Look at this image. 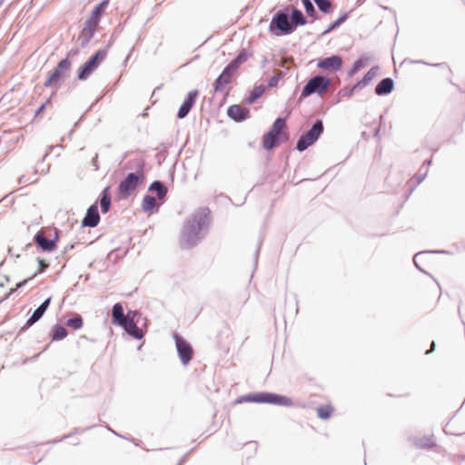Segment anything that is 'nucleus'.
I'll return each instance as SVG.
<instances>
[{
  "mask_svg": "<svg viewBox=\"0 0 465 465\" xmlns=\"http://www.w3.org/2000/svg\"><path fill=\"white\" fill-rule=\"evenodd\" d=\"M92 165L94 167L95 171H97L99 169V165H98V153H95L94 157L93 158Z\"/></svg>",
  "mask_w": 465,
  "mask_h": 465,
  "instance_id": "nucleus-45",
  "label": "nucleus"
},
{
  "mask_svg": "<svg viewBox=\"0 0 465 465\" xmlns=\"http://www.w3.org/2000/svg\"><path fill=\"white\" fill-rule=\"evenodd\" d=\"M71 66L72 63L68 57L62 59L57 64L54 71L50 73L49 76L44 83V85L45 87H50L63 82L69 75Z\"/></svg>",
  "mask_w": 465,
  "mask_h": 465,
  "instance_id": "nucleus-9",
  "label": "nucleus"
},
{
  "mask_svg": "<svg viewBox=\"0 0 465 465\" xmlns=\"http://www.w3.org/2000/svg\"><path fill=\"white\" fill-rule=\"evenodd\" d=\"M78 53H79V50H78L77 48H75V49H71V50L68 52V56H74V55H76Z\"/></svg>",
  "mask_w": 465,
  "mask_h": 465,
  "instance_id": "nucleus-50",
  "label": "nucleus"
},
{
  "mask_svg": "<svg viewBox=\"0 0 465 465\" xmlns=\"http://www.w3.org/2000/svg\"><path fill=\"white\" fill-rule=\"evenodd\" d=\"M34 241L42 252H51L56 249L55 240L46 238L42 231L35 234Z\"/></svg>",
  "mask_w": 465,
  "mask_h": 465,
  "instance_id": "nucleus-16",
  "label": "nucleus"
},
{
  "mask_svg": "<svg viewBox=\"0 0 465 465\" xmlns=\"http://www.w3.org/2000/svg\"><path fill=\"white\" fill-rule=\"evenodd\" d=\"M48 171H49V165L46 167V169H42V170H41V173H42V174H45V173H48Z\"/></svg>",
  "mask_w": 465,
  "mask_h": 465,
  "instance_id": "nucleus-55",
  "label": "nucleus"
},
{
  "mask_svg": "<svg viewBox=\"0 0 465 465\" xmlns=\"http://www.w3.org/2000/svg\"><path fill=\"white\" fill-rule=\"evenodd\" d=\"M283 141L281 136H279L276 134H273L271 131H268L263 136H262V147L268 151H271L276 147H278L281 144V142Z\"/></svg>",
  "mask_w": 465,
  "mask_h": 465,
  "instance_id": "nucleus-19",
  "label": "nucleus"
},
{
  "mask_svg": "<svg viewBox=\"0 0 465 465\" xmlns=\"http://www.w3.org/2000/svg\"><path fill=\"white\" fill-rule=\"evenodd\" d=\"M18 183L19 184H29L32 183V181L30 180V178L23 174L19 177Z\"/></svg>",
  "mask_w": 465,
  "mask_h": 465,
  "instance_id": "nucleus-43",
  "label": "nucleus"
},
{
  "mask_svg": "<svg viewBox=\"0 0 465 465\" xmlns=\"http://www.w3.org/2000/svg\"><path fill=\"white\" fill-rule=\"evenodd\" d=\"M371 60V57L366 55V54H362L352 64V66L351 67V69L349 70L348 72V74L350 77L353 76L356 73H358L361 68H363L364 66H366L369 62Z\"/></svg>",
  "mask_w": 465,
  "mask_h": 465,
  "instance_id": "nucleus-26",
  "label": "nucleus"
},
{
  "mask_svg": "<svg viewBox=\"0 0 465 465\" xmlns=\"http://www.w3.org/2000/svg\"><path fill=\"white\" fill-rule=\"evenodd\" d=\"M259 251H260V245L258 246V248L255 251V254H254L255 263H257V261H258Z\"/></svg>",
  "mask_w": 465,
  "mask_h": 465,
  "instance_id": "nucleus-52",
  "label": "nucleus"
},
{
  "mask_svg": "<svg viewBox=\"0 0 465 465\" xmlns=\"http://www.w3.org/2000/svg\"><path fill=\"white\" fill-rule=\"evenodd\" d=\"M242 402L268 403L285 407L292 405L291 398L269 391L252 392L240 396L236 399V403Z\"/></svg>",
  "mask_w": 465,
  "mask_h": 465,
  "instance_id": "nucleus-4",
  "label": "nucleus"
},
{
  "mask_svg": "<svg viewBox=\"0 0 465 465\" xmlns=\"http://www.w3.org/2000/svg\"><path fill=\"white\" fill-rule=\"evenodd\" d=\"M38 264H39V268L37 270V272L32 276V277H29L28 279H25L20 282H18L16 284V289H19V288H22L23 286H25L30 280H32L35 276H36L37 274H40V273H43L49 266V263L46 262L45 260L41 259V258H37L36 259Z\"/></svg>",
  "mask_w": 465,
  "mask_h": 465,
  "instance_id": "nucleus-32",
  "label": "nucleus"
},
{
  "mask_svg": "<svg viewBox=\"0 0 465 465\" xmlns=\"http://www.w3.org/2000/svg\"><path fill=\"white\" fill-rule=\"evenodd\" d=\"M364 0H358L359 3H362Z\"/></svg>",
  "mask_w": 465,
  "mask_h": 465,
  "instance_id": "nucleus-63",
  "label": "nucleus"
},
{
  "mask_svg": "<svg viewBox=\"0 0 465 465\" xmlns=\"http://www.w3.org/2000/svg\"><path fill=\"white\" fill-rule=\"evenodd\" d=\"M51 297L46 298L32 313V315L27 319L25 325L21 328L20 332L25 331L35 322H37L45 313L47 309L51 304Z\"/></svg>",
  "mask_w": 465,
  "mask_h": 465,
  "instance_id": "nucleus-12",
  "label": "nucleus"
},
{
  "mask_svg": "<svg viewBox=\"0 0 465 465\" xmlns=\"http://www.w3.org/2000/svg\"><path fill=\"white\" fill-rule=\"evenodd\" d=\"M324 126L322 119H317L311 128L303 133L298 139L295 149L298 152H303L314 144L323 134Z\"/></svg>",
  "mask_w": 465,
  "mask_h": 465,
  "instance_id": "nucleus-6",
  "label": "nucleus"
},
{
  "mask_svg": "<svg viewBox=\"0 0 465 465\" xmlns=\"http://www.w3.org/2000/svg\"><path fill=\"white\" fill-rule=\"evenodd\" d=\"M52 240H55V244L57 245V242L59 240V234L58 232H54V238Z\"/></svg>",
  "mask_w": 465,
  "mask_h": 465,
  "instance_id": "nucleus-53",
  "label": "nucleus"
},
{
  "mask_svg": "<svg viewBox=\"0 0 465 465\" xmlns=\"http://www.w3.org/2000/svg\"><path fill=\"white\" fill-rule=\"evenodd\" d=\"M285 129L286 120L282 117H278L275 119L269 131L281 136L283 141H287L289 139V134Z\"/></svg>",
  "mask_w": 465,
  "mask_h": 465,
  "instance_id": "nucleus-23",
  "label": "nucleus"
},
{
  "mask_svg": "<svg viewBox=\"0 0 465 465\" xmlns=\"http://www.w3.org/2000/svg\"><path fill=\"white\" fill-rule=\"evenodd\" d=\"M160 202L151 194H145L142 202V210L148 214H153L158 212Z\"/></svg>",
  "mask_w": 465,
  "mask_h": 465,
  "instance_id": "nucleus-21",
  "label": "nucleus"
},
{
  "mask_svg": "<svg viewBox=\"0 0 465 465\" xmlns=\"http://www.w3.org/2000/svg\"><path fill=\"white\" fill-rule=\"evenodd\" d=\"M139 314L138 311H129L124 316H130L132 319L135 320V316Z\"/></svg>",
  "mask_w": 465,
  "mask_h": 465,
  "instance_id": "nucleus-46",
  "label": "nucleus"
},
{
  "mask_svg": "<svg viewBox=\"0 0 465 465\" xmlns=\"http://www.w3.org/2000/svg\"><path fill=\"white\" fill-rule=\"evenodd\" d=\"M54 146L51 145L48 147L47 151L45 152V153L44 154L43 158H42V162L45 161V159L48 156V154L51 153V151L53 150Z\"/></svg>",
  "mask_w": 465,
  "mask_h": 465,
  "instance_id": "nucleus-49",
  "label": "nucleus"
},
{
  "mask_svg": "<svg viewBox=\"0 0 465 465\" xmlns=\"http://www.w3.org/2000/svg\"><path fill=\"white\" fill-rule=\"evenodd\" d=\"M199 92L197 89L190 91L185 99L183 100V104H181L178 112H177V117L179 119L185 118L190 111L192 110L193 104L196 102V99L198 97Z\"/></svg>",
  "mask_w": 465,
  "mask_h": 465,
  "instance_id": "nucleus-13",
  "label": "nucleus"
},
{
  "mask_svg": "<svg viewBox=\"0 0 465 465\" xmlns=\"http://www.w3.org/2000/svg\"><path fill=\"white\" fill-rule=\"evenodd\" d=\"M333 409L330 405H323L317 408V416L322 420H327L331 417Z\"/></svg>",
  "mask_w": 465,
  "mask_h": 465,
  "instance_id": "nucleus-36",
  "label": "nucleus"
},
{
  "mask_svg": "<svg viewBox=\"0 0 465 465\" xmlns=\"http://www.w3.org/2000/svg\"><path fill=\"white\" fill-rule=\"evenodd\" d=\"M15 290H11L8 296L15 292Z\"/></svg>",
  "mask_w": 465,
  "mask_h": 465,
  "instance_id": "nucleus-60",
  "label": "nucleus"
},
{
  "mask_svg": "<svg viewBox=\"0 0 465 465\" xmlns=\"http://www.w3.org/2000/svg\"><path fill=\"white\" fill-rule=\"evenodd\" d=\"M99 202H100L101 212L103 213H108L110 210V207H111V203H112V198L109 193L108 187H106L103 190V192L101 193V197L99 199Z\"/></svg>",
  "mask_w": 465,
  "mask_h": 465,
  "instance_id": "nucleus-29",
  "label": "nucleus"
},
{
  "mask_svg": "<svg viewBox=\"0 0 465 465\" xmlns=\"http://www.w3.org/2000/svg\"><path fill=\"white\" fill-rule=\"evenodd\" d=\"M236 73V70L235 69H232L229 64H227L223 72L221 73L222 74H223V76L227 79H230L231 81H232V78L234 76V74Z\"/></svg>",
  "mask_w": 465,
  "mask_h": 465,
  "instance_id": "nucleus-41",
  "label": "nucleus"
},
{
  "mask_svg": "<svg viewBox=\"0 0 465 465\" xmlns=\"http://www.w3.org/2000/svg\"><path fill=\"white\" fill-rule=\"evenodd\" d=\"M435 347H436L435 341H432L430 344V348L425 352V354L428 355V354L433 352L435 350Z\"/></svg>",
  "mask_w": 465,
  "mask_h": 465,
  "instance_id": "nucleus-48",
  "label": "nucleus"
},
{
  "mask_svg": "<svg viewBox=\"0 0 465 465\" xmlns=\"http://www.w3.org/2000/svg\"><path fill=\"white\" fill-rule=\"evenodd\" d=\"M430 65H431V66H435V67H440V68H445V69H447V70H448V72H449L450 74H451V70H450V67H449V65H448L447 64H445V63L431 64Z\"/></svg>",
  "mask_w": 465,
  "mask_h": 465,
  "instance_id": "nucleus-44",
  "label": "nucleus"
},
{
  "mask_svg": "<svg viewBox=\"0 0 465 465\" xmlns=\"http://www.w3.org/2000/svg\"><path fill=\"white\" fill-rule=\"evenodd\" d=\"M173 339L175 341V346L181 362L183 365H187L193 359V347L185 339L176 332L173 333Z\"/></svg>",
  "mask_w": 465,
  "mask_h": 465,
  "instance_id": "nucleus-10",
  "label": "nucleus"
},
{
  "mask_svg": "<svg viewBox=\"0 0 465 465\" xmlns=\"http://www.w3.org/2000/svg\"><path fill=\"white\" fill-rule=\"evenodd\" d=\"M68 335V331L65 327L61 324H54L52 328L50 338L52 341H62Z\"/></svg>",
  "mask_w": 465,
  "mask_h": 465,
  "instance_id": "nucleus-28",
  "label": "nucleus"
},
{
  "mask_svg": "<svg viewBox=\"0 0 465 465\" xmlns=\"http://www.w3.org/2000/svg\"><path fill=\"white\" fill-rule=\"evenodd\" d=\"M97 27L98 26L84 21V27L79 35V40L81 41V47H84L91 41V39L94 35Z\"/></svg>",
  "mask_w": 465,
  "mask_h": 465,
  "instance_id": "nucleus-20",
  "label": "nucleus"
},
{
  "mask_svg": "<svg viewBox=\"0 0 465 465\" xmlns=\"http://www.w3.org/2000/svg\"><path fill=\"white\" fill-rule=\"evenodd\" d=\"M425 176H426V173H424V174H419V175L417 176V182H418V183H420L424 180Z\"/></svg>",
  "mask_w": 465,
  "mask_h": 465,
  "instance_id": "nucleus-51",
  "label": "nucleus"
},
{
  "mask_svg": "<svg viewBox=\"0 0 465 465\" xmlns=\"http://www.w3.org/2000/svg\"><path fill=\"white\" fill-rule=\"evenodd\" d=\"M302 3L303 5V7L305 9L307 15L316 18L317 11H316L313 4L312 3V1L311 0H302Z\"/></svg>",
  "mask_w": 465,
  "mask_h": 465,
  "instance_id": "nucleus-38",
  "label": "nucleus"
},
{
  "mask_svg": "<svg viewBox=\"0 0 465 465\" xmlns=\"http://www.w3.org/2000/svg\"><path fill=\"white\" fill-rule=\"evenodd\" d=\"M355 91H352V87L348 90V91H345V94H348V95H351Z\"/></svg>",
  "mask_w": 465,
  "mask_h": 465,
  "instance_id": "nucleus-56",
  "label": "nucleus"
},
{
  "mask_svg": "<svg viewBox=\"0 0 465 465\" xmlns=\"http://www.w3.org/2000/svg\"><path fill=\"white\" fill-rule=\"evenodd\" d=\"M282 77V73L273 74L268 81L267 86L270 88L275 87Z\"/></svg>",
  "mask_w": 465,
  "mask_h": 465,
  "instance_id": "nucleus-42",
  "label": "nucleus"
},
{
  "mask_svg": "<svg viewBox=\"0 0 465 465\" xmlns=\"http://www.w3.org/2000/svg\"><path fill=\"white\" fill-rule=\"evenodd\" d=\"M431 162H432V160H431V159H430V160L425 161V162H424V163H425L427 166H429V165H430V164H431Z\"/></svg>",
  "mask_w": 465,
  "mask_h": 465,
  "instance_id": "nucleus-57",
  "label": "nucleus"
},
{
  "mask_svg": "<svg viewBox=\"0 0 465 465\" xmlns=\"http://www.w3.org/2000/svg\"><path fill=\"white\" fill-rule=\"evenodd\" d=\"M49 102V100H46L45 103L42 104L38 108L37 110L35 111V115H37L38 114H40L45 107L46 104Z\"/></svg>",
  "mask_w": 465,
  "mask_h": 465,
  "instance_id": "nucleus-47",
  "label": "nucleus"
},
{
  "mask_svg": "<svg viewBox=\"0 0 465 465\" xmlns=\"http://www.w3.org/2000/svg\"><path fill=\"white\" fill-rule=\"evenodd\" d=\"M210 213L207 207H201L187 219L181 235L183 248L194 247L204 238L210 224Z\"/></svg>",
  "mask_w": 465,
  "mask_h": 465,
  "instance_id": "nucleus-1",
  "label": "nucleus"
},
{
  "mask_svg": "<svg viewBox=\"0 0 465 465\" xmlns=\"http://www.w3.org/2000/svg\"><path fill=\"white\" fill-rule=\"evenodd\" d=\"M430 252H435V253H444L445 252L444 251H424V252H420L418 253L415 254L414 258H413V262L415 264V266L417 267V269L424 273H427L423 269H421L419 264H418V258L420 257L421 255H424L426 253H430Z\"/></svg>",
  "mask_w": 465,
  "mask_h": 465,
  "instance_id": "nucleus-40",
  "label": "nucleus"
},
{
  "mask_svg": "<svg viewBox=\"0 0 465 465\" xmlns=\"http://www.w3.org/2000/svg\"><path fill=\"white\" fill-rule=\"evenodd\" d=\"M450 84H453V86H456V84H453V82L450 81Z\"/></svg>",
  "mask_w": 465,
  "mask_h": 465,
  "instance_id": "nucleus-61",
  "label": "nucleus"
},
{
  "mask_svg": "<svg viewBox=\"0 0 465 465\" xmlns=\"http://www.w3.org/2000/svg\"><path fill=\"white\" fill-rule=\"evenodd\" d=\"M248 59V54L242 49L228 64L236 71Z\"/></svg>",
  "mask_w": 465,
  "mask_h": 465,
  "instance_id": "nucleus-33",
  "label": "nucleus"
},
{
  "mask_svg": "<svg viewBox=\"0 0 465 465\" xmlns=\"http://www.w3.org/2000/svg\"><path fill=\"white\" fill-rule=\"evenodd\" d=\"M450 84H453V86H456V84H453V82L450 81Z\"/></svg>",
  "mask_w": 465,
  "mask_h": 465,
  "instance_id": "nucleus-62",
  "label": "nucleus"
},
{
  "mask_svg": "<svg viewBox=\"0 0 465 465\" xmlns=\"http://www.w3.org/2000/svg\"><path fill=\"white\" fill-rule=\"evenodd\" d=\"M319 10L324 14H329L331 11L332 0H313Z\"/></svg>",
  "mask_w": 465,
  "mask_h": 465,
  "instance_id": "nucleus-37",
  "label": "nucleus"
},
{
  "mask_svg": "<svg viewBox=\"0 0 465 465\" xmlns=\"http://www.w3.org/2000/svg\"><path fill=\"white\" fill-rule=\"evenodd\" d=\"M148 191L154 193L156 199L163 204L168 193V188L165 183L160 180H155L148 187Z\"/></svg>",
  "mask_w": 465,
  "mask_h": 465,
  "instance_id": "nucleus-17",
  "label": "nucleus"
},
{
  "mask_svg": "<svg viewBox=\"0 0 465 465\" xmlns=\"http://www.w3.org/2000/svg\"><path fill=\"white\" fill-rule=\"evenodd\" d=\"M74 133V130H71L69 133H68V136H71Z\"/></svg>",
  "mask_w": 465,
  "mask_h": 465,
  "instance_id": "nucleus-59",
  "label": "nucleus"
},
{
  "mask_svg": "<svg viewBox=\"0 0 465 465\" xmlns=\"http://www.w3.org/2000/svg\"><path fill=\"white\" fill-rule=\"evenodd\" d=\"M414 63H416V64H428L427 63H425V62H424V61H422V60L415 61Z\"/></svg>",
  "mask_w": 465,
  "mask_h": 465,
  "instance_id": "nucleus-58",
  "label": "nucleus"
},
{
  "mask_svg": "<svg viewBox=\"0 0 465 465\" xmlns=\"http://www.w3.org/2000/svg\"><path fill=\"white\" fill-rule=\"evenodd\" d=\"M413 443L416 447L424 450H431L436 446V443L429 436H423L421 438H417L413 440Z\"/></svg>",
  "mask_w": 465,
  "mask_h": 465,
  "instance_id": "nucleus-30",
  "label": "nucleus"
},
{
  "mask_svg": "<svg viewBox=\"0 0 465 465\" xmlns=\"http://www.w3.org/2000/svg\"><path fill=\"white\" fill-rule=\"evenodd\" d=\"M65 325L73 328L74 330H79L84 325L83 317L78 313H72L71 317L66 319Z\"/></svg>",
  "mask_w": 465,
  "mask_h": 465,
  "instance_id": "nucleus-31",
  "label": "nucleus"
},
{
  "mask_svg": "<svg viewBox=\"0 0 465 465\" xmlns=\"http://www.w3.org/2000/svg\"><path fill=\"white\" fill-rule=\"evenodd\" d=\"M266 90V86L263 84H259L253 87V89L250 92L249 95L243 100L245 104H252L257 99H259Z\"/></svg>",
  "mask_w": 465,
  "mask_h": 465,
  "instance_id": "nucleus-27",
  "label": "nucleus"
},
{
  "mask_svg": "<svg viewBox=\"0 0 465 465\" xmlns=\"http://www.w3.org/2000/svg\"><path fill=\"white\" fill-rule=\"evenodd\" d=\"M100 222V214L96 203L90 205L86 211L85 216L82 221L83 227L94 228Z\"/></svg>",
  "mask_w": 465,
  "mask_h": 465,
  "instance_id": "nucleus-15",
  "label": "nucleus"
},
{
  "mask_svg": "<svg viewBox=\"0 0 465 465\" xmlns=\"http://www.w3.org/2000/svg\"><path fill=\"white\" fill-rule=\"evenodd\" d=\"M112 323L123 328L134 339L141 340L145 331L139 327V320L135 321L130 316H124V306L121 302L113 305L111 311Z\"/></svg>",
  "mask_w": 465,
  "mask_h": 465,
  "instance_id": "nucleus-3",
  "label": "nucleus"
},
{
  "mask_svg": "<svg viewBox=\"0 0 465 465\" xmlns=\"http://www.w3.org/2000/svg\"><path fill=\"white\" fill-rule=\"evenodd\" d=\"M227 115L236 123H242L250 118V110L241 104H232L227 108Z\"/></svg>",
  "mask_w": 465,
  "mask_h": 465,
  "instance_id": "nucleus-14",
  "label": "nucleus"
},
{
  "mask_svg": "<svg viewBox=\"0 0 465 465\" xmlns=\"http://www.w3.org/2000/svg\"><path fill=\"white\" fill-rule=\"evenodd\" d=\"M342 64V58L339 54H332L331 56L322 57L317 61V66L319 68L331 73L338 72L341 68Z\"/></svg>",
  "mask_w": 465,
  "mask_h": 465,
  "instance_id": "nucleus-11",
  "label": "nucleus"
},
{
  "mask_svg": "<svg viewBox=\"0 0 465 465\" xmlns=\"http://www.w3.org/2000/svg\"><path fill=\"white\" fill-rule=\"evenodd\" d=\"M331 78L321 74L311 77L303 86L300 99L306 98L312 94L322 95L331 84Z\"/></svg>",
  "mask_w": 465,
  "mask_h": 465,
  "instance_id": "nucleus-7",
  "label": "nucleus"
},
{
  "mask_svg": "<svg viewBox=\"0 0 465 465\" xmlns=\"http://www.w3.org/2000/svg\"><path fill=\"white\" fill-rule=\"evenodd\" d=\"M107 429L108 430H110L112 433H114V435L118 436V437H122L120 434H118L117 432H115L114 430H112L110 427L107 426Z\"/></svg>",
  "mask_w": 465,
  "mask_h": 465,
  "instance_id": "nucleus-54",
  "label": "nucleus"
},
{
  "mask_svg": "<svg viewBox=\"0 0 465 465\" xmlns=\"http://www.w3.org/2000/svg\"><path fill=\"white\" fill-rule=\"evenodd\" d=\"M349 18V13H344L340 15L335 21H333L323 32L322 35L335 30L338 28L342 23H344Z\"/></svg>",
  "mask_w": 465,
  "mask_h": 465,
  "instance_id": "nucleus-35",
  "label": "nucleus"
},
{
  "mask_svg": "<svg viewBox=\"0 0 465 465\" xmlns=\"http://www.w3.org/2000/svg\"><path fill=\"white\" fill-rule=\"evenodd\" d=\"M92 428H93V426H90V427L85 428V429H78V428H77V429H75L73 432H70V433H68V434H65V435L62 436L61 438H59L58 440H54L53 441H51V443L54 444V443H57V442L63 441L64 440L70 438V437H71L72 435H74V434L83 433V432H84L85 430H90V429H92Z\"/></svg>",
  "mask_w": 465,
  "mask_h": 465,
  "instance_id": "nucleus-39",
  "label": "nucleus"
},
{
  "mask_svg": "<svg viewBox=\"0 0 465 465\" xmlns=\"http://www.w3.org/2000/svg\"><path fill=\"white\" fill-rule=\"evenodd\" d=\"M232 81L223 76V74H220L213 83V88L215 93H222L224 91L227 84H229Z\"/></svg>",
  "mask_w": 465,
  "mask_h": 465,
  "instance_id": "nucleus-34",
  "label": "nucleus"
},
{
  "mask_svg": "<svg viewBox=\"0 0 465 465\" xmlns=\"http://www.w3.org/2000/svg\"><path fill=\"white\" fill-rule=\"evenodd\" d=\"M380 67L378 65L372 66L364 75L353 86L352 91H356L357 89H361L368 85L371 80L377 75Z\"/></svg>",
  "mask_w": 465,
  "mask_h": 465,
  "instance_id": "nucleus-24",
  "label": "nucleus"
},
{
  "mask_svg": "<svg viewBox=\"0 0 465 465\" xmlns=\"http://www.w3.org/2000/svg\"><path fill=\"white\" fill-rule=\"evenodd\" d=\"M269 31L276 35H287L294 32V26L291 22L290 9L285 7L278 10L269 25Z\"/></svg>",
  "mask_w": 465,
  "mask_h": 465,
  "instance_id": "nucleus-5",
  "label": "nucleus"
},
{
  "mask_svg": "<svg viewBox=\"0 0 465 465\" xmlns=\"http://www.w3.org/2000/svg\"><path fill=\"white\" fill-rule=\"evenodd\" d=\"M107 56V49L102 48L96 51L85 63L78 69L77 78L84 81L99 67Z\"/></svg>",
  "mask_w": 465,
  "mask_h": 465,
  "instance_id": "nucleus-8",
  "label": "nucleus"
},
{
  "mask_svg": "<svg viewBox=\"0 0 465 465\" xmlns=\"http://www.w3.org/2000/svg\"><path fill=\"white\" fill-rule=\"evenodd\" d=\"M145 162L143 159L130 160L126 163V169H134L126 174V176L119 183L117 193L122 199L128 198L136 187L143 184L145 180L144 173Z\"/></svg>",
  "mask_w": 465,
  "mask_h": 465,
  "instance_id": "nucleus-2",
  "label": "nucleus"
},
{
  "mask_svg": "<svg viewBox=\"0 0 465 465\" xmlns=\"http://www.w3.org/2000/svg\"><path fill=\"white\" fill-rule=\"evenodd\" d=\"M395 83L392 78L386 77L381 80L375 87V94L379 96L390 94L394 89Z\"/></svg>",
  "mask_w": 465,
  "mask_h": 465,
  "instance_id": "nucleus-22",
  "label": "nucleus"
},
{
  "mask_svg": "<svg viewBox=\"0 0 465 465\" xmlns=\"http://www.w3.org/2000/svg\"><path fill=\"white\" fill-rule=\"evenodd\" d=\"M107 5H108L107 0H104V1L100 2L92 10L91 14L86 18L85 22H89L90 24L98 26L101 17L104 14Z\"/></svg>",
  "mask_w": 465,
  "mask_h": 465,
  "instance_id": "nucleus-18",
  "label": "nucleus"
},
{
  "mask_svg": "<svg viewBox=\"0 0 465 465\" xmlns=\"http://www.w3.org/2000/svg\"><path fill=\"white\" fill-rule=\"evenodd\" d=\"M291 22L294 26V31L297 26L305 25L307 24V19L304 16L303 13L298 8H292L290 12Z\"/></svg>",
  "mask_w": 465,
  "mask_h": 465,
  "instance_id": "nucleus-25",
  "label": "nucleus"
}]
</instances>
